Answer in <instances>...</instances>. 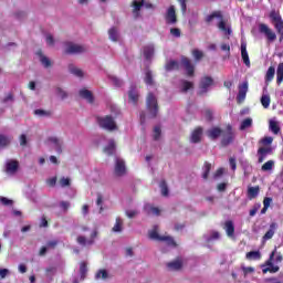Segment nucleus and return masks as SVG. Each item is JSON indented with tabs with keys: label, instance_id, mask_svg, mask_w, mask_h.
Masks as SVG:
<instances>
[{
	"label": "nucleus",
	"instance_id": "obj_23",
	"mask_svg": "<svg viewBox=\"0 0 283 283\" xmlns=\"http://www.w3.org/2000/svg\"><path fill=\"white\" fill-rule=\"evenodd\" d=\"M247 195L248 199L255 200L260 196V186L249 187Z\"/></svg>",
	"mask_w": 283,
	"mask_h": 283
},
{
	"label": "nucleus",
	"instance_id": "obj_34",
	"mask_svg": "<svg viewBox=\"0 0 283 283\" xmlns=\"http://www.w3.org/2000/svg\"><path fill=\"white\" fill-rule=\"evenodd\" d=\"M80 277L81 280H85V277H87V262L85 261L80 263Z\"/></svg>",
	"mask_w": 283,
	"mask_h": 283
},
{
	"label": "nucleus",
	"instance_id": "obj_3",
	"mask_svg": "<svg viewBox=\"0 0 283 283\" xmlns=\"http://www.w3.org/2000/svg\"><path fill=\"white\" fill-rule=\"evenodd\" d=\"M149 238L150 240H157V242H166L167 247H172V249L178 247V243H176L172 237L158 234V227H155L154 230L149 232Z\"/></svg>",
	"mask_w": 283,
	"mask_h": 283
},
{
	"label": "nucleus",
	"instance_id": "obj_22",
	"mask_svg": "<svg viewBox=\"0 0 283 283\" xmlns=\"http://www.w3.org/2000/svg\"><path fill=\"white\" fill-rule=\"evenodd\" d=\"M80 96L81 98H84L85 101H87V103H94V94H92V91L87 90V88H83L80 91Z\"/></svg>",
	"mask_w": 283,
	"mask_h": 283
},
{
	"label": "nucleus",
	"instance_id": "obj_1",
	"mask_svg": "<svg viewBox=\"0 0 283 283\" xmlns=\"http://www.w3.org/2000/svg\"><path fill=\"white\" fill-rule=\"evenodd\" d=\"M206 134L210 140H218V137L222 136L221 146L223 147H229V145L235 140V132H233V126H231V124H228L224 130L218 126H214L208 129Z\"/></svg>",
	"mask_w": 283,
	"mask_h": 283
},
{
	"label": "nucleus",
	"instance_id": "obj_10",
	"mask_svg": "<svg viewBox=\"0 0 283 283\" xmlns=\"http://www.w3.org/2000/svg\"><path fill=\"white\" fill-rule=\"evenodd\" d=\"M83 52H87V48L81 44H74L72 42L66 43L65 54H83Z\"/></svg>",
	"mask_w": 283,
	"mask_h": 283
},
{
	"label": "nucleus",
	"instance_id": "obj_17",
	"mask_svg": "<svg viewBox=\"0 0 283 283\" xmlns=\"http://www.w3.org/2000/svg\"><path fill=\"white\" fill-rule=\"evenodd\" d=\"M273 154V148L271 146H268V147H260L258 149V156H259V159H258V163L259 164H262L264 163V160H266V157L269 155Z\"/></svg>",
	"mask_w": 283,
	"mask_h": 283
},
{
	"label": "nucleus",
	"instance_id": "obj_55",
	"mask_svg": "<svg viewBox=\"0 0 283 283\" xmlns=\"http://www.w3.org/2000/svg\"><path fill=\"white\" fill-rule=\"evenodd\" d=\"M160 134H163V130L160 129V126H155L154 128V140H159L160 139Z\"/></svg>",
	"mask_w": 283,
	"mask_h": 283
},
{
	"label": "nucleus",
	"instance_id": "obj_28",
	"mask_svg": "<svg viewBox=\"0 0 283 283\" xmlns=\"http://www.w3.org/2000/svg\"><path fill=\"white\" fill-rule=\"evenodd\" d=\"M69 72L73 74L74 76H77V78H83V70L74 66V64H69Z\"/></svg>",
	"mask_w": 283,
	"mask_h": 283
},
{
	"label": "nucleus",
	"instance_id": "obj_5",
	"mask_svg": "<svg viewBox=\"0 0 283 283\" xmlns=\"http://www.w3.org/2000/svg\"><path fill=\"white\" fill-rule=\"evenodd\" d=\"M276 253H277V248H275L271 252L269 259L264 262V264L261 265L263 274H266V273H277V271H280V266L273 265V262L275 261V254Z\"/></svg>",
	"mask_w": 283,
	"mask_h": 283
},
{
	"label": "nucleus",
	"instance_id": "obj_54",
	"mask_svg": "<svg viewBox=\"0 0 283 283\" xmlns=\"http://www.w3.org/2000/svg\"><path fill=\"white\" fill-rule=\"evenodd\" d=\"M34 114L35 116H52V112L44 109H35Z\"/></svg>",
	"mask_w": 283,
	"mask_h": 283
},
{
	"label": "nucleus",
	"instance_id": "obj_21",
	"mask_svg": "<svg viewBox=\"0 0 283 283\" xmlns=\"http://www.w3.org/2000/svg\"><path fill=\"white\" fill-rule=\"evenodd\" d=\"M190 140L195 144H198L200 140H202V127L199 126L191 133Z\"/></svg>",
	"mask_w": 283,
	"mask_h": 283
},
{
	"label": "nucleus",
	"instance_id": "obj_18",
	"mask_svg": "<svg viewBox=\"0 0 283 283\" xmlns=\"http://www.w3.org/2000/svg\"><path fill=\"white\" fill-rule=\"evenodd\" d=\"M19 171V161L11 159L6 164V174L9 176H14V174Z\"/></svg>",
	"mask_w": 283,
	"mask_h": 283
},
{
	"label": "nucleus",
	"instance_id": "obj_26",
	"mask_svg": "<svg viewBox=\"0 0 283 283\" xmlns=\"http://www.w3.org/2000/svg\"><path fill=\"white\" fill-rule=\"evenodd\" d=\"M166 72H174V70H180V63L175 60H170L165 65Z\"/></svg>",
	"mask_w": 283,
	"mask_h": 283
},
{
	"label": "nucleus",
	"instance_id": "obj_25",
	"mask_svg": "<svg viewBox=\"0 0 283 283\" xmlns=\"http://www.w3.org/2000/svg\"><path fill=\"white\" fill-rule=\"evenodd\" d=\"M36 54L39 55L40 62L44 67H52V61H50V59L43 54V51L39 50Z\"/></svg>",
	"mask_w": 283,
	"mask_h": 283
},
{
	"label": "nucleus",
	"instance_id": "obj_61",
	"mask_svg": "<svg viewBox=\"0 0 283 283\" xmlns=\"http://www.w3.org/2000/svg\"><path fill=\"white\" fill-rule=\"evenodd\" d=\"M59 247V240H52L46 242V248L48 249H56Z\"/></svg>",
	"mask_w": 283,
	"mask_h": 283
},
{
	"label": "nucleus",
	"instance_id": "obj_48",
	"mask_svg": "<svg viewBox=\"0 0 283 283\" xmlns=\"http://www.w3.org/2000/svg\"><path fill=\"white\" fill-rule=\"evenodd\" d=\"M160 189H161V195L167 197L169 196V188L167 187V181L163 180L160 181Z\"/></svg>",
	"mask_w": 283,
	"mask_h": 283
},
{
	"label": "nucleus",
	"instance_id": "obj_13",
	"mask_svg": "<svg viewBox=\"0 0 283 283\" xmlns=\"http://www.w3.org/2000/svg\"><path fill=\"white\" fill-rule=\"evenodd\" d=\"M168 271H182L185 266V261L181 256H177L174 261H170L166 264Z\"/></svg>",
	"mask_w": 283,
	"mask_h": 283
},
{
	"label": "nucleus",
	"instance_id": "obj_42",
	"mask_svg": "<svg viewBox=\"0 0 283 283\" xmlns=\"http://www.w3.org/2000/svg\"><path fill=\"white\" fill-rule=\"evenodd\" d=\"M113 231L115 233H120V231H123V219H120V217L116 218V222L113 227Z\"/></svg>",
	"mask_w": 283,
	"mask_h": 283
},
{
	"label": "nucleus",
	"instance_id": "obj_29",
	"mask_svg": "<svg viewBox=\"0 0 283 283\" xmlns=\"http://www.w3.org/2000/svg\"><path fill=\"white\" fill-rule=\"evenodd\" d=\"M277 227V223H271L270 224V229L265 232V234L263 235V240H271L273 238V235H275V228Z\"/></svg>",
	"mask_w": 283,
	"mask_h": 283
},
{
	"label": "nucleus",
	"instance_id": "obj_20",
	"mask_svg": "<svg viewBox=\"0 0 283 283\" xmlns=\"http://www.w3.org/2000/svg\"><path fill=\"white\" fill-rule=\"evenodd\" d=\"M241 59L247 67H251V60L249 59V52L247 51L245 42L241 43Z\"/></svg>",
	"mask_w": 283,
	"mask_h": 283
},
{
	"label": "nucleus",
	"instance_id": "obj_6",
	"mask_svg": "<svg viewBox=\"0 0 283 283\" xmlns=\"http://www.w3.org/2000/svg\"><path fill=\"white\" fill-rule=\"evenodd\" d=\"M270 19L274 23V28H275L277 34H280L279 41H280V43H282V41H283V20H282V15L280 14V11L272 10L270 12Z\"/></svg>",
	"mask_w": 283,
	"mask_h": 283
},
{
	"label": "nucleus",
	"instance_id": "obj_14",
	"mask_svg": "<svg viewBox=\"0 0 283 283\" xmlns=\"http://www.w3.org/2000/svg\"><path fill=\"white\" fill-rule=\"evenodd\" d=\"M259 32H260L261 34H265L268 41H270V42H273V41H275V39H277V35L275 34V32H273V31L269 28V25H266V24H264V23H261V24L259 25Z\"/></svg>",
	"mask_w": 283,
	"mask_h": 283
},
{
	"label": "nucleus",
	"instance_id": "obj_7",
	"mask_svg": "<svg viewBox=\"0 0 283 283\" xmlns=\"http://www.w3.org/2000/svg\"><path fill=\"white\" fill-rule=\"evenodd\" d=\"M97 123L102 129H106L107 132H114V129H118L114 117L111 115H106L104 117H97Z\"/></svg>",
	"mask_w": 283,
	"mask_h": 283
},
{
	"label": "nucleus",
	"instance_id": "obj_63",
	"mask_svg": "<svg viewBox=\"0 0 283 283\" xmlns=\"http://www.w3.org/2000/svg\"><path fill=\"white\" fill-rule=\"evenodd\" d=\"M113 81V85H115V87H123V81L118 77H112Z\"/></svg>",
	"mask_w": 283,
	"mask_h": 283
},
{
	"label": "nucleus",
	"instance_id": "obj_35",
	"mask_svg": "<svg viewBox=\"0 0 283 283\" xmlns=\"http://www.w3.org/2000/svg\"><path fill=\"white\" fill-rule=\"evenodd\" d=\"M144 56L146 61L151 60V56H154V45L144 46Z\"/></svg>",
	"mask_w": 283,
	"mask_h": 283
},
{
	"label": "nucleus",
	"instance_id": "obj_19",
	"mask_svg": "<svg viewBox=\"0 0 283 283\" xmlns=\"http://www.w3.org/2000/svg\"><path fill=\"white\" fill-rule=\"evenodd\" d=\"M223 229L228 235V238H235V226L231 220H228L223 224Z\"/></svg>",
	"mask_w": 283,
	"mask_h": 283
},
{
	"label": "nucleus",
	"instance_id": "obj_43",
	"mask_svg": "<svg viewBox=\"0 0 283 283\" xmlns=\"http://www.w3.org/2000/svg\"><path fill=\"white\" fill-rule=\"evenodd\" d=\"M270 130L272 132V134L277 136V134H280V132H281L280 124H277V122L271 120L270 122Z\"/></svg>",
	"mask_w": 283,
	"mask_h": 283
},
{
	"label": "nucleus",
	"instance_id": "obj_51",
	"mask_svg": "<svg viewBox=\"0 0 283 283\" xmlns=\"http://www.w3.org/2000/svg\"><path fill=\"white\" fill-rule=\"evenodd\" d=\"M61 187H70L72 185V181L67 177H62L59 181Z\"/></svg>",
	"mask_w": 283,
	"mask_h": 283
},
{
	"label": "nucleus",
	"instance_id": "obj_56",
	"mask_svg": "<svg viewBox=\"0 0 283 283\" xmlns=\"http://www.w3.org/2000/svg\"><path fill=\"white\" fill-rule=\"evenodd\" d=\"M0 202L1 205H3L4 207H12V205H14V201H12L11 199H8L6 197H1L0 198Z\"/></svg>",
	"mask_w": 283,
	"mask_h": 283
},
{
	"label": "nucleus",
	"instance_id": "obj_33",
	"mask_svg": "<svg viewBox=\"0 0 283 283\" xmlns=\"http://www.w3.org/2000/svg\"><path fill=\"white\" fill-rule=\"evenodd\" d=\"M115 150H116V142H114V139H111L108 145L104 148V151L105 154H108V156H112Z\"/></svg>",
	"mask_w": 283,
	"mask_h": 283
},
{
	"label": "nucleus",
	"instance_id": "obj_59",
	"mask_svg": "<svg viewBox=\"0 0 283 283\" xmlns=\"http://www.w3.org/2000/svg\"><path fill=\"white\" fill-rule=\"evenodd\" d=\"M96 205L99 207V213H103V195L97 193Z\"/></svg>",
	"mask_w": 283,
	"mask_h": 283
},
{
	"label": "nucleus",
	"instance_id": "obj_38",
	"mask_svg": "<svg viewBox=\"0 0 283 283\" xmlns=\"http://www.w3.org/2000/svg\"><path fill=\"white\" fill-rule=\"evenodd\" d=\"M276 83L282 85L283 83V63H280L276 70Z\"/></svg>",
	"mask_w": 283,
	"mask_h": 283
},
{
	"label": "nucleus",
	"instance_id": "obj_49",
	"mask_svg": "<svg viewBox=\"0 0 283 283\" xmlns=\"http://www.w3.org/2000/svg\"><path fill=\"white\" fill-rule=\"evenodd\" d=\"M192 56L195 57L196 61H201V59H203L205 53L198 49H195L192 51Z\"/></svg>",
	"mask_w": 283,
	"mask_h": 283
},
{
	"label": "nucleus",
	"instance_id": "obj_46",
	"mask_svg": "<svg viewBox=\"0 0 283 283\" xmlns=\"http://www.w3.org/2000/svg\"><path fill=\"white\" fill-rule=\"evenodd\" d=\"M273 167H275V161L273 160H268L265 164L262 165L261 169L263 171H272Z\"/></svg>",
	"mask_w": 283,
	"mask_h": 283
},
{
	"label": "nucleus",
	"instance_id": "obj_16",
	"mask_svg": "<svg viewBox=\"0 0 283 283\" xmlns=\"http://www.w3.org/2000/svg\"><path fill=\"white\" fill-rule=\"evenodd\" d=\"M115 176H125V174H127V168L125 166V160L120 159V158H116L115 159Z\"/></svg>",
	"mask_w": 283,
	"mask_h": 283
},
{
	"label": "nucleus",
	"instance_id": "obj_44",
	"mask_svg": "<svg viewBox=\"0 0 283 283\" xmlns=\"http://www.w3.org/2000/svg\"><path fill=\"white\" fill-rule=\"evenodd\" d=\"M144 83H146V85H154V73H151V71L146 72Z\"/></svg>",
	"mask_w": 283,
	"mask_h": 283
},
{
	"label": "nucleus",
	"instance_id": "obj_47",
	"mask_svg": "<svg viewBox=\"0 0 283 283\" xmlns=\"http://www.w3.org/2000/svg\"><path fill=\"white\" fill-rule=\"evenodd\" d=\"M10 145V139L6 135H0V149H3Z\"/></svg>",
	"mask_w": 283,
	"mask_h": 283
},
{
	"label": "nucleus",
	"instance_id": "obj_11",
	"mask_svg": "<svg viewBox=\"0 0 283 283\" xmlns=\"http://www.w3.org/2000/svg\"><path fill=\"white\" fill-rule=\"evenodd\" d=\"M181 65L186 71L187 76H195L196 66L191 63V60L187 56H181Z\"/></svg>",
	"mask_w": 283,
	"mask_h": 283
},
{
	"label": "nucleus",
	"instance_id": "obj_37",
	"mask_svg": "<svg viewBox=\"0 0 283 283\" xmlns=\"http://www.w3.org/2000/svg\"><path fill=\"white\" fill-rule=\"evenodd\" d=\"M49 142L55 145V151H57V154H63V148H61V140L59 138L49 137Z\"/></svg>",
	"mask_w": 283,
	"mask_h": 283
},
{
	"label": "nucleus",
	"instance_id": "obj_24",
	"mask_svg": "<svg viewBox=\"0 0 283 283\" xmlns=\"http://www.w3.org/2000/svg\"><path fill=\"white\" fill-rule=\"evenodd\" d=\"M144 209L148 216H160V208L158 207L148 203Z\"/></svg>",
	"mask_w": 283,
	"mask_h": 283
},
{
	"label": "nucleus",
	"instance_id": "obj_52",
	"mask_svg": "<svg viewBox=\"0 0 283 283\" xmlns=\"http://www.w3.org/2000/svg\"><path fill=\"white\" fill-rule=\"evenodd\" d=\"M260 207H262V205L260 203H254L252 209L249 212L250 218H253L255 216V213H258V211H260Z\"/></svg>",
	"mask_w": 283,
	"mask_h": 283
},
{
	"label": "nucleus",
	"instance_id": "obj_41",
	"mask_svg": "<svg viewBox=\"0 0 283 283\" xmlns=\"http://www.w3.org/2000/svg\"><path fill=\"white\" fill-rule=\"evenodd\" d=\"M108 36L111 41H114L116 43L118 41V30L116 28H111L108 30Z\"/></svg>",
	"mask_w": 283,
	"mask_h": 283
},
{
	"label": "nucleus",
	"instance_id": "obj_53",
	"mask_svg": "<svg viewBox=\"0 0 283 283\" xmlns=\"http://www.w3.org/2000/svg\"><path fill=\"white\" fill-rule=\"evenodd\" d=\"M261 145H264V147L269 146L270 145H273V137H263L261 140H260Z\"/></svg>",
	"mask_w": 283,
	"mask_h": 283
},
{
	"label": "nucleus",
	"instance_id": "obj_57",
	"mask_svg": "<svg viewBox=\"0 0 283 283\" xmlns=\"http://www.w3.org/2000/svg\"><path fill=\"white\" fill-rule=\"evenodd\" d=\"M56 94H57V96H60V98H62V101L67 98V92H65L61 87H56Z\"/></svg>",
	"mask_w": 283,
	"mask_h": 283
},
{
	"label": "nucleus",
	"instance_id": "obj_12",
	"mask_svg": "<svg viewBox=\"0 0 283 283\" xmlns=\"http://www.w3.org/2000/svg\"><path fill=\"white\" fill-rule=\"evenodd\" d=\"M247 92H249V82H243L239 85V93L237 95L238 105H242L247 101Z\"/></svg>",
	"mask_w": 283,
	"mask_h": 283
},
{
	"label": "nucleus",
	"instance_id": "obj_60",
	"mask_svg": "<svg viewBox=\"0 0 283 283\" xmlns=\"http://www.w3.org/2000/svg\"><path fill=\"white\" fill-rule=\"evenodd\" d=\"M205 116H206V120H208L209 123L213 120V112L211 109H206Z\"/></svg>",
	"mask_w": 283,
	"mask_h": 283
},
{
	"label": "nucleus",
	"instance_id": "obj_39",
	"mask_svg": "<svg viewBox=\"0 0 283 283\" xmlns=\"http://www.w3.org/2000/svg\"><path fill=\"white\" fill-rule=\"evenodd\" d=\"M253 119L251 117H248L241 122L240 130L244 132V129H249V127H252Z\"/></svg>",
	"mask_w": 283,
	"mask_h": 283
},
{
	"label": "nucleus",
	"instance_id": "obj_40",
	"mask_svg": "<svg viewBox=\"0 0 283 283\" xmlns=\"http://www.w3.org/2000/svg\"><path fill=\"white\" fill-rule=\"evenodd\" d=\"M202 169H203L202 178L203 180H208L209 174L211 172V164H209V161H205Z\"/></svg>",
	"mask_w": 283,
	"mask_h": 283
},
{
	"label": "nucleus",
	"instance_id": "obj_50",
	"mask_svg": "<svg viewBox=\"0 0 283 283\" xmlns=\"http://www.w3.org/2000/svg\"><path fill=\"white\" fill-rule=\"evenodd\" d=\"M96 280H99V277H102V280H107V277H109V274L107 273V270H99L96 275H95Z\"/></svg>",
	"mask_w": 283,
	"mask_h": 283
},
{
	"label": "nucleus",
	"instance_id": "obj_58",
	"mask_svg": "<svg viewBox=\"0 0 283 283\" xmlns=\"http://www.w3.org/2000/svg\"><path fill=\"white\" fill-rule=\"evenodd\" d=\"M241 270L243 271L244 277H247L249 273H255V268L253 266H242Z\"/></svg>",
	"mask_w": 283,
	"mask_h": 283
},
{
	"label": "nucleus",
	"instance_id": "obj_9",
	"mask_svg": "<svg viewBox=\"0 0 283 283\" xmlns=\"http://www.w3.org/2000/svg\"><path fill=\"white\" fill-rule=\"evenodd\" d=\"M211 85H213V77L203 76L199 83L200 91H199L198 95L202 96V94H207V92H209V88L211 87Z\"/></svg>",
	"mask_w": 283,
	"mask_h": 283
},
{
	"label": "nucleus",
	"instance_id": "obj_30",
	"mask_svg": "<svg viewBox=\"0 0 283 283\" xmlns=\"http://www.w3.org/2000/svg\"><path fill=\"white\" fill-rule=\"evenodd\" d=\"M144 1H133V13L135 14L136 18L140 17V8H143Z\"/></svg>",
	"mask_w": 283,
	"mask_h": 283
},
{
	"label": "nucleus",
	"instance_id": "obj_62",
	"mask_svg": "<svg viewBox=\"0 0 283 283\" xmlns=\"http://www.w3.org/2000/svg\"><path fill=\"white\" fill-rule=\"evenodd\" d=\"M180 3L182 14H187V0H177Z\"/></svg>",
	"mask_w": 283,
	"mask_h": 283
},
{
	"label": "nucleus",
	"instance_id": "obj_36",
	"mask_svg": "<svg viewBox=\"0 0 283 283\" xmlns=\"http://www.w3.org/2000/svg\"><path fill=\"white\" fill-rule=\"evenodd\" d=\"M275 78V67L270 66L265 74V83H271Z\"/></svg>",
	"mask_w": 283,
	"mask_h": 283
},
{
	"label": "nucleus",
	"instance_id": "obj_15",
	"mask_svg": "<svg viewBox=\"0 0 283 283\" xmlns=\"http://www.w3.org/2000/svg\"><path fill=\"white\" fill-rule=\"evenodd\" d=\"M165 19L169 25L178 23V15H176V7L170 6L168 8Z\"/></svg>",
	"mask_w": 283,
	"mask_h": 283
},
{
	"label": "nucleus",
	"instance_id": "obj_2",
	"mask_svg": "<svg viewBox=\"0 0 283 283\" xmlns=\"http://www.w3.org/2000/svg\"><path fill=\"white\" fill-rule=\"evenodd\" d=\"M213 19H219L218 28L221 30V32H226V34L230 35L231 30L227 28V22L224 21V15H222V11H213L209 15L205 18V21L208 25H211L213 22Z\"/></svg>",
	"mask_w": 283,
	"mask_h": 283
},
{
	"label": "nucleus",
	"instance_id": "obj_27",
	"mask_svg": "<svg viewBox=\"0 0 283 283\" xmlns=\"http://www.w3.org/2000/svg\"><path fill=\"white\" fill-rule=\"evenodd\" d=\"M138 92L136 91V88H130L128 92V101L129 103H133V105H137L138 104Z\"/></svg>",
	"mask_w": 283,
	"mask_h": 283
},
{
	"label": "nucleus",
	"instance_id": "obj_8",
	"mask_svg": "<svg viewBox=\"0 0 283 283\" xmlns=\"http://www.w3.org/2000/svg\"><path fill=\"white\" fill-rule=\"evenodd\" d=\"M98 235V231L94 230L91 233V237L87 239L84 235H78L76 238V242L77 244H80V247H92V244H94V240H96V237Z\"/></svg>",
	"mask_w": 283,
	"mask_h": 283
},
{
	"label": "nucleus",
	"instance_id": "obj_4",
	"mask_svg": "<svg viewBox=\"0 0 283 283\" xmlns=\"http://www.w3.org/2000/svg\"><path fill=\"white\" fill-rule=\"evenodd\" d=\"M146 109L149 114V118H156V116H158V99L154 93H148L147 95Z\"/></svg>",
	"mask_w": 283,
	"mask_h": 283
},
{
	"label": "nucleus",
	"instance_id": "obj_32",
	"mask_svg": "<svg viewBox=\"0 0 283 283\" xmlns=\"http://www.w3.org/2000/svg\"><path fill=\"white\" fill-rule=\"evenodd\" d=\"M189 90H193V82L184 80L181 82V93L187 94V92H189Z\"/></svg>",
	"mask_w": 283,
	"mask_h": 283
},
{
	"label": "nucleus",
	"instance_id": "obj_64",
	"mask_svg": "<svg viewBox=\"0 0 283 283\" xmlns=\"http://www.w3.org/2000/svg\"><path fill=\"white\" fill-rule=\"evenodd\" d=\"M170 34H172V36H176V39H179V36H180V29H178V28H172V29H170Z\"/></svg>",
	"mask_w": 283,
	"mask_h": 283
},
{
	"label": "nucleus",
	"instance_id": "obj_45",
	"mask_svg": "<svg viewBox=\"0 0 283 283\" xmlns=\"http://www.w3.org/2000/svg\"><path fill=\"white\" fill-rule=\"evenodd\" d=\"M261 105L264 107V109H269V107L271 105V96L262 95V97H261Z\"/></svg>",
	"mask_w": 283,
	"mask_h": 283
},
{
	"label": "nucleus",
	"instance_id": "obj_31",
	"mask_svg": "<svg viewBox=\"0 0 283 283\" xmlns=\"http://www.w3.org/2000/svg\"><path fill=\"white\" fill-rule=\"evenodd\" d=\"M247 260H262V253L260 251H250L245 254Z\"/></svg>",
	"mask_w": 283,
	"mask_h": 283
}]
</instances>
